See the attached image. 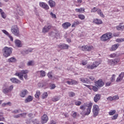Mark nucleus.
<instances>
[{
  "label": "nucleus",
  "instance_id": "nucleus-37",
  "mask_svg": "<svg viewBox=\"0 0 124 124\" xmlns=\"http://www.w3.org/2000/svg\"><path fill=\"white\" fill-rule=\"evenodd\" d=\"M39 96H40V91H37L35 94V97H36V98H39Z\"/></svg>",
  "mask_w": 124,
  "mask_h": 124
},
{
  "label": "nucleus",
  "instance_id": "nucleus-29",
  "mask_svg": "<svg viewBox=\"0 0 124 124\" xmlns=\"http://www.w3.org/2000/svg\"><path fill=\"white\" fill-rule=\"evenodd\" d=\"M61 99V95L55 96L52 98V101L56 102V101H59V100Z\"/></svg>",
  "mask_w": 124,
  "mask_h": 124
},
{
  "label": "nucleus",
  "instance_id": "nucleus-27",
  "mask_svg": "<svg viewBox=\"0 0 124 124\" xmlns=\"http://www.w3.org/2000/svg\"><path fill=\"white\" fill-rule=\"evenodd\" d=\"M80 24H81V22L78 20H76L74 21L73 24L72 25V28H74L76 27V26H78V25H80Z\"/></svg>",
  "mask_w": 124,
  "mask_h": 124
},
{
  "label": "nucleus",
  "instance_id": "nucleus-22",
  "mask_svg": "<svg viewBox=\"0 0 124 124\" xmlns=\"http://www.w3.org/2000/svg\"><path fill=\"white\" fill-rule=\"evenodd\" d=\"M100 97H101V95L100 94H96L93 98L94 102H97V101L100 99Z\"/></svg>",
  "mask_w": 124,
  "mask_h": 124
},
{
  "label": "nucleus",
  "instance_id": "nucleus-13",
  "mask_svg": "<svg viewBox=\"0 0 124 124\" xmlns=\"http://www.w3.org/2000/svg\"><path fill=\"white\" fill-rule=\"evenodd\" d=\"M95 85L96 87H98H98H103V86H104V82L102 81V80L100 79L95 82Z\"/></svg>",
  "mask_w": 124,
  "mask_h": 124
},
{
  "label": "nucleus",
  "instance_id": "nucleus-53",
  "mask_svg": "<svg viewBox=\"0 0 124 124\" xmlns=\"http://www.w3.org/2000/svg\"><path fill=\"white\" fill-rule=\"evenodd\" d=\"M82 0H77V3L78 4V5H77L76 6H80L81 5V3H82Z\"/></svg>",
  "mask_w": 124,
  "mask_h": 124
},
{
  "label": "nucleus",
  "instance_id": "nucleus-1",
  "mask_svg": "<svg viewBox=\"0 0 124 124\" xmlns=\"http://www.w3.org/2000/svg\"><path fill=\"white\" fill-rule=\"evenodd\" d=\"M93 108V103L90 102L89 103H84L83 105L80 106V109L82 111L80 113V115L85 117V116H89L92 112V108Z\"/></svg>",
  "mask_w": 124,
  "mask_h": 124
},
{
  "label": "nucleus",
  "instance_id": "nucleus-56",
  "mask_svg": "<svg viewBox=\"0 0 124 124\" xmlns=\"http://www.w3.org/2000/svg\"><path fill=\"white\" fill-rule=\"evenodd\" d=\"M56 88V85L55 84H51L50 86V90H54Z\"/></svg>",
  "mask_w": 124,
  "mask_h": 124
},
{
  "label": "nucleus",
  "instance_id": "nucleus-14",
  "mask_svg": "<svg viewBox=\"0 0 124 124\" xmlns=\"http://www.w3.org/2000/svg\"><path fill=\"white\" fill-rule=\"evenodd\" d=\"M15 45L16 47L20 48L23 46V44H22V42H21L19 40L16 39L15 41Z\"/></svg>",
  "mask_w": 124,
  "mask_h": 124
},
{
  "label": "nucleus",
  "instance_id": "nucleus-55",
  "mask_svg": "<svg viewBox=\"0 0 124 124\" xmlns=\"http://www.w3.org/2000/svg\"><path fill=\"white\" fill-rule=\"evenodd\" d=\"M26 116H27V113H26V112L20 114V117H21L22 118H25L26 117Z\"/></svg>",
  "mask_w": 124,
  "mask_h": 124
},
{
  "label": "nucleus",
  "instance_id": "nucleus-34",
  "mask_svg": "<svg viewBox=\"0 0 124 124\" xmlns=\"http://www.w3.org/2000/svg\"><path fill=\"white\" fill-rule=\"evenodd\" d=\"M2 92L5 94L8 93H10V91L8 88H4L2 90Z\"/></svg>",
  "mask_w": 124,
  "mask_h": 124
},
{
  "label": "nucleus",
  "instance_id": "nucleus-25",
  "mask_svg": "<svg viewBox=\"0 0 124 124\" xmlns=\"http://www.w3.org/2000/svg\"><path fill=\"white\" fill-rule=\"evenodd\" d=\"M16 11L18 14H19V15H20V16H23L24 15V12H23V11L22 10V9H21V8H20V7L17 8Z\"/></svg>",
  "mask_w": 124,
  "mask_h": 124
},
{
  "label": "nucleus",
  "instance_id": "nucleus-9",
  "mask_svg": "<svg viewBox=\"0 0 124 124\" xmlns=\"http://www.w3.org/2000/svg\"><path fill=\"white\" fill-rule=\"evenodd\" d=\"M120 62V59H115L114 60H108V63L109 65H116L118 62Z\"/></svg>",
  "mask_w": 124,
  "mask_h": 124
},
{
  "label": "nucleus",
  "instance_id": "nucleus-2",
  "mask_svg": "<svg viewBox=\"0 0 124 124\" xmlns=\"http://www.w3.org/2000/svg\"><path fill=\"white\" fill-rule=\"evenodd\" d=\"M12 54V48L7 46L4 47L3 49V55L5 58H8Z\"/></svg>",
  "mask_w": 124,
  "mask_h": 124
},
{
  "label": "nucleus",
  "instance_id": "nucleus-48",
  "mask_svg": "<svg viewBox=\"0 0 124 124\" xmlns=\"http://www.w3.org/2000/svg\"><path fill=\"white\" fill-rule=\"evenodd\" d=\"M115 113H116V110H111L109 112V115H110V116H112V115H114Z\"/></svg>",
  "mask_w": 124,
  "mask_h": 124
},
{
  "label": "nucleus",
  "instance_id": "nucleus-20",
  "mask_svg": "<svg viewBox=\"0 0 124 124\" xmlns=\"http://www.w3.org/2000/svg\"><path fill=\"white\" fill-rule=\"evenodd\" d=\"M28 90H22L20 93L21 97H25L26 94H28Z\"/></svg>",
  "mask_w": 124,
  "mask_h": 124
},
{
  "label": "nucleus",
  "instance_id": "nucleus-36",
  "mask_svg": "<svg viewBox=\"0 0 124 124\" xmlns=\"http://www.w3.org/2000/svg\"><path fill=\"white\" fill-rule=\"evenodd\" d=\"M26 103H28V102H30L31 101V96H29L26 99H25Z\"/></svg>",
  "mask_w": 124,
  "mask_h": 124
},
{
  "label": "nucleus",
  "instance_id": "nucleus-3",
  "mask_svg": "<svg viewBox=\"0 0 124 124\" xmlns=\"http://www.w3.org/2000/svg\"><path fill=\"white\" fill-rule=\"evenodd\" d=\"M101 63V61H95L92 64H88L87 65L86 68H88V69H94V68H96L97 66H98L99 64H100Z\"/></svg>",
  "mask_w": 124,
  "mask_h": 124
},
{
  "label": "nucleus",
  "instance_id": "nucleus-17",
  "mask_svg": "<svg viewBox=\"0 0 124 124\" xmlns=\"http://www.w3.org/2000/svg\"><path fill=\"white\" fill-rule=\"evenodd\" d=\"M119 46H120V44H119L112 45L110 48V51H116L119 48Z\"/></svg>",
  "mask_w": 124,
  "mask_h": 124
},
{
  "label": "nucleus",
  "instance_id": "nucleus-64",
  "mask_svg": "<svg viewBox=\"0 0 124 124\" xmlns=\"http://www.w3.org/2000/svg\"><path fill=\"white\" fill-rule=\"evenodd\" d=\"M50 124H56V122L54 121L53 120H52L50 121Z\"/></svg>",
  "mask_w": 124,
  "mask_h": 124
},
{
  "label": "nucleus",
  "instance_id": "nucleus-5",
  "mask_svg": "<svg viewBox=\"0 0 124 124\" xmlns=\"http://www.w3.org/2000/svg\"><path fill=\"white\" fill-rule=\"evenodd\" d=\"M11 31L13 34H14V35H15L16 36H19V35H20L19 28H18V26H17V25H14L12 26Z\"/></svg>",
  "mask_w": 124,
  "mask_h": 124
},
{
  "label": "nucleus",
  "instance_id": "nucleus-43",
  "mask_svg": "<svg viewBox=\"0 0 124 124\" xmlns=\"http://www.w3.org/2000/svg\"><path fill=\"white\" fill-rule=\"evenodd\" d=\"M97 10H98V9L96 8V7H94L93 8H92L91 9V12L93 13H95L96 12V11L97 12Z\"/></svg>",
  "mask_w": 124,
  "mask_h": 124
},
{
  "label": "nucleus",
  "instance_id": "nucleus-10",
  "mask_svg": "<svg viewBox=\"0 0 124 124\" xmlns=\"http://www.w3.org/2000/svg\"><path fill=\"white\" fill-rule=\"evenodd\" d=\"M57 47L59 49H61V50H63L65 49H68V48H69V46L65 44H62L57 45Z\"/></svg>",
  "mask_w": 124,
  "mask_h": 124
},
{
  "label": "nucleus",
  "instance_id": "nucleus-49",
  "mask_svg": "<svg viewBox=\"0 0 124 124\" xmlns=\"http://www.w3.org/2000/svg\"><path fill=\"white\" fill-rule=\"evenodd\" d=\"M20 111L21 110L20 109H16L13 111L12 113H13V114H17L18 113H20Z\"/></svg>",
  "mask_w": 124,
  "mask_h": 124
},
{
  "label": "nucleus",
  "instance_id": "nucleus-18",
  "mask_svg": "<svg viewBox=\"0 0 124 124\" xmlns=\"http://www.w3.org/2000/svg\"><path fill=\"white\" fill-rule=\"evenodd\" d=\"M71 26V24L68 22H66L62 24V27L63 29L66 30L68 28H69Z\"/></svg>",
  "mask_w": 124,
  "mask_h": 124
},
{
  "label": "nucleus",
  "instance_id": "nucleus-59",
  "mask_svg": "<svg viewBox=\"0 0 124 124\" xmlns=\"http://www.w3.org/2000/svg\"><path fill=\"white\" fill-rule=\"evenodd\" d=\"M93 91H94V92H97L98 89H97V87L95 86H93Z\"/></svg>",
  "mask_w": 124,
  "mask_h": 124
},
{
  "label": "nucleus",
  "instance_id": "nucleus-58",
  "mask_svg": "<svg viewBox=\"0 0 124 124\" xmlns=\"http://www.w3.org/2000/svg\"><path fill=\"white\" fill-rule=\"evenodd\" d=\"M107 100H108L109 101H112V100H113V97L109 96L107 98Z\"/></svg>",
  "mask_w": 124,
  "mask_h": 124
},
{
  "label": "nucleus",
  "instance_id": "nucleus-23",
  "mask_svg": "<svg viewBox=\"0 0 124 124\" xmlns=\"http://www.w3.org/2000/svg\"><path fill=\"white\" fill-rule=\"evenodd\" d=\"M47 76L49 79H51V80H55V79H56V77L53 76V73L52 72H48Z\"/></svg>",
  "mask_w": 124,
  "mask_h": 124
},
{
  "label": "nucleus",
  "instance_id": "nucleus-51",
  "mask_svg": "<svg viewBox=\"0 0 124 124\" xmlns=\"http://www.w3.org/2000/svg\"><path fill=\"white\" fill-rule=\"evenodd\" d=\"M88 63V62L86 60H83L81 62V64L82 65H86Z\"/></svg>",
  "mask_w": 124,
  "mask_h": 124
},
{
  "label": "nucleus",
  "instance_id": "nucleus-63",
  "mask_svg": "<svg viewBox=\"0 0 124 124\" xmlns=\"http://www.w3.org/2000/svg\"><path fill=\"white\" fill-rule=\"evenodd\" d=\"M66 83L67 84H68V85H72L71 79H70V80L67 81Z\"/></svg>",
  "mask_w": 124,
  "mask_h": 124
},
{
  "label": "nucleus",
  "instance_id": "nucleus-38",
  "mask_svg": "<svg viewBox=\"0 0 124 124\" xmlns=\"http://www.w3.org/2000/svg\"><path fill=\"white\" fill-rule=\"evenodd\" d=\"M78 17L79 19H80V20H85V16L84 15L80 14L78 15Z\"/></svg>",
  "mask_w": 124,
  "mask_h": 124
},
{
  "label": "nucleus",
  "instance_id": "nucleus-57",
  "mask_svg": "<svg viewBox=\"0 0 124 124\" xmlns=\"http://www.w3.org/2000/svg\"><path fill=\"white\" fill-rule=\"evenodd\" d=\"M113 100H118L119 99V96L115 95L112 97Z\"/></svg>",
  "mask_w": 124,
  "mask_h": 124
},
{
  "label": "nucleus",
  "instance_id": "nucleus-35",
  "mask_svg": "<svg viewBox=\"0 0 124 124\" xmlns=\"http://www.w3.org/2000/svg\"><path fill=\"white\" fill-rule=\"evenodd\" d=\"M118 31H124V26H118L116 27Z\"/></svg>",
  "mask_w": 124,
  "mask_h": 124
},
{
  "label": "nucleus",
  "instance_id": "nucleus-32",
  "mask_svg": "<svg viewBox=\"0 0 124 124\" xmlns=\"http://www.w3.org/2000/svg\"><path fill=\"white\" fill-rule=\"evenodd\" d=\"M12 103L10 102L7 103H4L2 104V107H5V106H11Z\"/></svg>",
  "mask_w": 124,
  "mask_h": 124
},
{
  "label": "nucleus",
  "instance_id": "nucleus-7",
  "mask_svg": "<svg viewBox=\"0 0 124 124\" xmlns=\"http://www.w3.org/2000/svg\"><path fill=\"white\" fill-rule=\"evenodd\" d=\"M28 73H29V71H28L27 70H22L19 73H16L15 74V75L16 76H18V77H19L20 80H24V78H23V76H24V74L26 75Z\"/></svg>",
  "mask_w": 124,
  "mask_h": 124
},
{
  "label": "nucleus",
  "instance_id": "nucleus-40",
  "mask_svg": "<svg viewBox=\"0 0 124 124\" xmlns=\"http://www.w3.org/2000/svg\"><path fill=\"white\" fill-rule=\"evenodd\" d=\"M45 72L44 71H40V74L41 77H44L45 76Z\"/></svg>",
  "mask_w": 124,
  "mask_h": 124
},
{
  "label": "nucleus",
  "instance_id": "nucleus-28",
  "mask_svg": "<svg viewBox=\"0 0 124 124\" xmlns=\"http://www.w3.org/2000/svg\"><path fill=\"white\" fill-rule=\"evenodd\" d=\"M8 62H16L17 59L15 57H12L8 60Z\"/></svg>",
  "mask_w": 124,
  "mask_h": 124
},
{
  "label": "nucleus",
  "instance_id": "nucleus-42",
  "mask_svg": "<svg viewBox=\"0 0 124 124\" xmlns=\"http://www.w3.org/2000/svg\"><path fill=\"white\" fill-rule=\"evenodd\" d=\"M72 116L75 119L77 117V112L73 111Z\"/></svg>",
  "mask_w": 124,
  "mask_h": 124
},
{
  "label": "nucleus",
  "instance_id": "nucleus-24",
  "mask_svg": "<svg viewBox=\"0 0 124 124\" xmlns=\"http://www.w3.org/2000/svg\"><path fill=\"white\" fill-rule=\"evenodd\" d=\"M75 11L78 13H84L85 12L84 8H76Z\"/></svg>",
  "mask_w": 124,
  "mask_h": 124
},
{
  "label": "nucleus",
  "instance_id": "nucleus-44",
  "mask_svg": "<svg viewBox=\"0 0 124 124\" xmlns=\"http://www.w3.org/2000/svg\"><path fill=\"white\" fill-rule=\"evenodd\" d=\"M69 95L71 97H73V96H75V93H74V92H69Z\"/></svg>",
  "mask_w": 124,
  "mask_h": 124
},
{
  "label": "nucleus",
  "instance_id": "nucleus-31",
  "mask_svg": "<svg viewBox=\"0 0 124 124\" xmlns=\"http://www.w3.org/2000/svg\"><path fill=\"white\" fill-rule=\"evenodd\" d=\"M48 93L47 92H45L42 95V99H45V98H47L48 97Z\"/></svg>",
  "mask_w": 124,
  "mask_h": 124
},
{
  "label": "nucleus",
  "instance_id": "nucleus-61",
  "mask_svg": "<svg viewBox=\"0 0 124 124\" xmlns=\"http://www.w3.org/2000/svg\"><path fill=\"white\" fill-rule=\"evenodd\" d=\"M8 36L10 38L11 41H13V37H12L10 34Z\"/></svg>",
  "mask_w": 124,
  "mask_h": 124
},
{
  "label": "nucleus",
  "instance_id": "nucleus-52",
  "mask_svg": "<svg viewBox=\"0 0 124 124\" xmlns=\"http://www.w3.org/2000/svg\"><path fill=\"white\" fill-rule=\"evenodd\" d=\"M117 54H116V53H112L109 55L110 58H115V57H116Z\"/></svg>",
  "mask_w": 124,
  "mask_h": 124
},
{
  "label": "nucleus",
  "instance_id": "nucleus-50",
  "mask_svg": "<svg viewBox=\"0 0 124 124\" xmlns=\"http://www.w3.org/2000/svg\"><path fill=\"white\" fill-rule=\"evenodd\" d=\"M1 16L3 19H5V18H6V15H5V13H4V12L1 13Z\"/></svg>",
  "mask_w": 124,
  "mask_h": 124
},
{
  "label": "nucleus",
  "instance_id": "nucleus-33",
  "mask_svg": "<svg viewBox=\"0 0 124 124\" xmlns=\"http://www.w3.org/2000/svg\"><path fill=\"white\" fill-rule=\"evenodd\" d=\"M81 82L82 83H88V78H80Z\"/></svg>",
  "mask_w": 124,
  "mask_h": 124
},
{
  "label": "nucleus",
  "instance_id": "nucleus-62",
  "mask_svg": "<svg viewBox=\"0 0 124 124\" xmlns=\"http://www.w3.org/2000/svg\"><path fill=\"white\" fill-rule=\"evenodd\" d=\"M118 118V115H115L112 117V120H116Z\"/></svg>",
  "mask_w": 124,
  "mask_h": 124
},
{
  "label": "nucleus",
  "instance_id": "nucleus-21",
  "mask_svg": "<svg viewBox=\"0 0 124 124\" xmlns=\"http://www.w3.org/2000/svg\"><path fill=\"white\" fill-rule=\"evenodd\" d=\"M49 5L51 8H53L56 6V2L52 0H49L48 1Z\"/></svg>",
  "mask_w": 124,
  "mask_h": 124
},
{
  "label": "nucleus",
  "instance_id": "nucleus-4",
  "mask_svg": "<svg viewBox=\"0 0 124 124\" xmlns=\"http://www.w3.org/2000/svg\"><path fill=\"white\" fill-rule=\"evenodd\" d=\"M112 37H113V34L111 32H108L102 35L101 37V40L102 41H107V40H109Z\"/></svg>",
  "mask_w": 124,
  "mask_h": 124
},
{
  "label": "nucleus",
  "instance_id": "nucleus-30",
  "mask_svg": "<svg viewBox=\"0 0 124 124\" xmlns=\"http://www.w3.org/2000/svg\"><path fill=\"white\" fill-rule=\"evenodd\" d=\"M97 12L98 15L100 16V17H102V18H104V17H105V16H104V15L103 14V13H102V11L100 10V9H98Z\"/></svg>",
  "mask_w": 124,
  "mask_h": 124
},
{
  "label": "nucleus",
  "instance_id": "nucleus-60",
  "mask_svg": "<svg viewBox=\"0 0 124 124\" xmlns=\"http://www.w3.org/2000/svg\"><path fill=\"white\" fill-rule=\"evenodd\" d=\"M13 88L14 86L13 85H11L9 87V91H10V92H11V91H12V90H13Z\"/></svg>",
  "mask_w": 124,
  "mask_h": 124
},
{
  "label": "nucleus",
  "instance_id": "nucleus-54",
  "mask_svg": "<svg viewBox=\"0 0 124 124\" xmlns=\"http://www.w3.org/2000/svg\"><path fill=\"white\" fill-rule=\"evenodd\" d=\"M123 38H118L116 39V42H119V43H121V42H123Z\"/></svg>",
  "mask_w": 124,
  "mask_h": 124
},
{
  "label": "nucleus",
  "instance_id": "nucleus-6",
  "mask_svg": "<svg viewBox=\"0 0 124 124\" xmlns=\"http://www.w3.org/2000/svg\"><path fill=\"white\" fill-rule=\"evenodd\" d=\"M100 109H99V107L97 105H94L93 107V117L95 118L97 116H98V113H99Z\"/></svg>",
  "mask_w": 124,
  "mask_h": 124
},
{
  "label": "nucleus",
  "instance_id": "nucleus-45",
  "mask_svg": "<svg viewBox=\"0 0 124 124\" xmlns=\"http://www.w3.org/2000/svg\"><path fill=\"white\" fill-rule=\"evenodd\" d=\"M50 16H51V17L53 19H56V18H57L56 16V14H53L52 12H51L50 13Z\"/></svg>",
  "mask_w": 124,
  "mask_h": 124
},
{
  "label": "nucleus",
  "instance_id": "nucleus-12",
  "mask_svg": "<svg viewBox=\"0 0 124 124\" xmlns=\"http://www.w3.org/2000/svg\"><path fill=\"white\" fill-rule=\"evenodd\" d=\"M51 28L52 26H51V25L45 26L42 29V32L43 33H46V32H48V31L51 30Z\"/></svg>",
  "mask_w": 124,
  "mask_h": 124
},
{
  "label": "nucleus",
  "instance_id": "nucleus-26",
  "mask_svg": "<svg viewBox=\"0 0 124 124\" xmlns=\"http://www.w3.org/2000/svg\"><path fill=\"white\" fill-rule=\"evenodd\" d=\"M93 23H95V24H97V25H100L102 23V20L101 19H98L95 18L93 20Z\"/></svg>",
  "mask_w": 124,
  "mask_h": 124
},
{
  "label": "nucleus",
  "instance_id": "nucleus-19",
  "mask_svg": "<svg viewBox=\"0 0 124 124\" xmlns=\"http://www.w3.org/2000/svg\"><path fill=\"white\" fill-rule=\"evenodd\" d=\"M10 80L12 83H14L15 84H20L21 81H20L19 79L15 78H13L10 79Z\"/></svg>",
  "mask_w": 124,
  "mask_h": 124
},
{
  "label": "nucleus",
  "instance_id": "nucleus-11",
  "mask_svg": "<svg viewBox=\"0 0 124 124\" xmlns=\"http://www.w3.org/2000/svg\"><path fill=\"white\" fill-rule=\"evenodd\" d=\"M39 6L40 7H42V8L45 9V10H48V9H49V6L45 2H40Z\"/></svg>",
  "mask_w": 124,
  "mask_h": 124
},
{
  "label": "nucleus",
  "instance_id": "nucleus-39",
  "mask_svg": "<svg viewBox=\"0 0 124 124\" xmlns=\"http://www.w3.org/2000/svg\"><path fill=\"white\" fill-rule=\"evenodd\" d=\"M82 104V102L80 101H76L75 102V105H76L77 106H80V105H81V104Z\"/></svg>",
  "mask_w": 124,
  "mask_h": 124
},
{
  "label": "nucleus",
  "instance_id": "nucleus-15",
  "mask_svg": "<svg viewBox=\"0 0 124 124\" xmlns=\"http://www.w3.org/2000/svg\"><path fill=\"white\" fill-rule=\"evenodd\" d=\"M124 72H122L120 74H119L118 77L116 79V82H121L123 79H124Z\"/></svg>",
  "mask_w": 124,
  "mask_h": 124
},
{
  "label": "nucleus",
  "instance_id": "nucleus-16",
  "mask_svg": "<svg viewBox=\"0 0 124 124\" xmlns=\"http://www.w3.org/2000/svg\"><path fill=\"white\" fill-rule=\"evenodd\" d=\"M48 120H49V119L46 114H44L41 117V121L43 123H47V122H48Z\"/></svg>",
  "mask_w": 124,
  "mask_h": 124
},
{
  "label": "nucleus",
  "instance_id": "nucleus-8",
  "mask_svg": "<svg viewBox=\"0 0 124 124\" xmlns=\"http://www.w3.org/2000/svg\"><path fill=\"white\" fill-rule=\"evenodd\" d=\"M82 51H92L93 49V47L92 46L84 45L78 47Z\"/></svg>",
  "mask_w": 124,
  "mask_h": 124
},
{
  "label": "nucleus",
  "instance_id": "nucleus-41",
  "mask_svg": "<svg viewBox=\"0 0 124 124\" xmlns=\"http://www.w3.org/2000/svg\"><path fill=\"white\" fill-rule=\"evenodd\" d=\"M116 78V75H112L111 78H110L111 82H114Z\"/></svg>",
  "mask_w": 124,
  "mask_h": 124
},
{
  "label": "nucleus",
  "instance_id": "nucleus-47",
  "mask_svg": "<svg viewBox=\"0 0 124 124\" xmlns=\"http://www.w3.org/2000/svg\"><path fill=\"white\" fill-rule=\"evenodd\" d=\"M71 85H77V84H78V81L71 79Z\"/></svg>",
  "mask_w": 124,
  "mask_h": 124
},
{
  "label": "nucleus",
  "instance_id": "nucleus-46",
  "mask_svg": "<svg viewBox=\"0 0 124 124\" xmlns=\"http://www.w3.org/2000/svg\"><path fill=\"white\" fill-rule=\"evenodd\" d=\"M2 33H4V34L7 35V36H8V35H9L10 34H9V33L8 32H7V31H6V30H2Z\"/></svg>",
  "mask_w": 124,
  "mask_h": 124
}]
</instances>
